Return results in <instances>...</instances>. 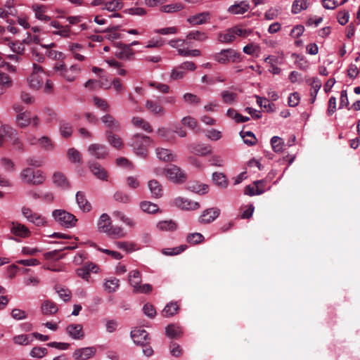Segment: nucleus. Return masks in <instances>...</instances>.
I'll list each match as a JSON object with an SVG mask.
<instances>
[{
	"instance_id": "obj_10",
	"label": "nucleus",
	"mask_w": 360,
	"mask_h": 360,
	"mask_svg": "<svg viewBox=\"0 0 360 360\" xmlns=\"http://www.w3.org/2000/svg\"><path fill=\"white\" fill-rule=\"evenodd\" d=\"M87 151L90 156L98 160L105 159L108 155V148L99 143L89 145Z\"/></svg>"
},
{
	"instance_id": "obj_3",
	"label": "nucleus",
	"mask_w": 360,
	"mask_h": 360,
	"mask_svg": "<svg viewBox=\"0 0 360 360\" xmlns=\"http://www.w3.org/2000/svg\"><path fill=\"white\" fill-rule=\"evenodd\" d=\"M212 57L214 60L223 65L242 60L240 53L233 49H223L220 52L214 54Z\"/></svg>"
},
{
	"instance_id": "obj_17",
	"label": "nucleus",
	"mask_w": 360,
	"mask_h": 360,
	"mask_svg": "<svg viewBox=\"0 0 360 360\" xmlns=\"http://www.w3.org/2000/svg\"><path fill=\"white\" fill-rule=\"evenodd\" d=\"M96 349L93 347H84L76 349L73 353L75 360H87L94 356Z\"/></svg>"
},
{
	"instance_id": "obj_7",
	"label": "nucleus",
	"mask_w": 360,
	"mask_h": 360,
	"mask_svg": "<svg viewBox=\"0 0 360 360\" xmlns=\"http://www.w3.org/2000/svg\"><path fill=\"white\" fill-rule=\"evenodd\" d=\"M20 176L25 182L34 185L41 184L45 180V176L41 171H34L31 168L23 169Z\"/></svg>"
},
{
	"instance_id": "obj_51",
	"label": "nucleus",
	"mask_w": 360,
	"mask_h": 360,
	"mask_svg": "<svg viewBox=\"0 0 360 360\" xmlns=\"http://www.w3.org/2000/svg\"><path fill=\"white\" fill-rule=\"evenodd\" d=\"M243 51L248 55L257 56L260 52V46L255 43H250L243 47Z\"/></svg>"
},
{
	"instance_id": "obj_5",
	"label": "nucleus",
	"mask_w": 360,
	"mask_h": 360,
	"mask_svg": "<svg viewBox=\"0 0 360 360\" xmlns=\"http://www.w3.org/2000/svg\"><path fill=\"white\" fill-rule=\"evenodd\" d=\"M52 216L56 221L65 228H72L75 226L77 221V219L75 215L64 210H53Z\"/></svg>"
},
{
	"instance_id": "obj_26",
	"label": "nucleus",
	"mask_w": 360,
	"mask_h": 360,
	"mask_svg": "<svg viewBox=\"0 0 360 360\" xmlns=\"http://www.w3.org/2000/svg\"><path fill=\"white\" fill-rule=\"evenodd\" d=\"M76 201L81 210L88 212L91 210V204L86 200L83 192L78 191L76 194Z\"/></svg>"
},
{
	"instance_id": "obj_63",
	"label": "nucleus",
	"mask_w": 360,
	"mask_h": 360,
	"mask_svg": "<svg viewBox=\"0 0 360 360\" xmlns=\"http://www.w3.org/2000/svg\"><path fill=\"white\" fill-rule=\"evenodd\" d=\"M38 143L41 148L46 150H51L53 148V143L51 140L47 136H42L38 139Z\"/></svg>"
},
{
	"instance_id": "obj_50",
	"label": "nucleus",
	"mask_w": 360,
	"mask_h": 360,
	"mask_svg": "<svg viewBox=\"0 0 360 360\" xmlns=\"http://www.w3.org/2000/svg\"><path fill=\"white\" fill-rule=\"evenodd\" d=\"M90 245L93 248H96L98 251L110 255L111 257H112L115 259L119 260L122 258V255L118 252L110 250L108 249L101 248L98 247L94 243H91Z\"/></svg>"
},
{
	"instance_id": "obj_30",
	"label": "nucleus",
	"mask_w": 360,
	"mask_h": 360,
	"mask_svg": "<svg viewBox=\"0 0 360 360\" xmlns=\"http://www.w3.org/2000/svg\"><path fill=\"white\" fill-rule=\"evenodd\" d=\"M131 123L134 127L142 129L147 132L153 131V128L150 124L140 117H133L131 119Z\"/></svg>"
},
{
	"instance_id": "obj_8",
	"label": "nucleus",
	"mask_w": 360,
	"mask_h": 360,
	"mask_svg": "<svg viewBox=\"0 0 360 360\" xmlns=\"http://www.w3.org/2000/svg\"><path fill=\"white\" fill-rule=\"evenodd\" d=\"M166 177L174 183H182L186 180L184 172L176 165H171L164 169Z\"/></svg>"
},
{
	"instance_id": "obj_58",
	"label": "nucleus",
	"mask_w": 360,
	"mask_h": 360,
	"mask_svg": "<svg viewBox=\"0 0 360 360\" xmlns=\"http://www.w3.org/2000/svg\"><path fill=\"white\" fill-rule=\"evenodd\" d=\"M93 102H94V104L98 108H100L101 110H102L103 111H108L109 110L110 105L108 103L106 100H105L103 98H99V97H97V96H95L93 98Z\"/></svg>"
},
{
	"instance_id": "obj_60",
	"label": "nucleus",
	"mask_w": 360,
	"mask_h": 360,
	"mask_svg": "<svg viewBox=\"0 0 360 360\" xmlns=\"http://www.w3.org/2000/svg\"><path fill=\"white\" fill-rule=\"evenodd\" d=\"M47 354V349L45 347H35L31 350L30 354L33 358L41 359Z\"/></svg>"
},
{
	"instance_id": "obj_34",
	"label": "nucleus",
	"mask_w": 360,
	"mask_h": 360,
	"mask_svg": "<svg viewBox=\"0 0 360 360\" xmlns=\"http://www.w3.org/2000/svg\"><path fill=\"white\" fill-rule=\"evenodd\" d=\"M123 7V4L120 0H105V6L103 10L113 12L120 10Z\"/></svg>"
},
{
	"instance_id": "obj_36",
	"label": "nucleus",
	"mask_w": 360,
	"mask_h": 360,
	"mask_svg": "<svg viewBox=\"0 0 360 360\" xmlns=\"http://www.w3.org/2000/svg\"><path fill=\"white\" fill-rule=\"evenodd\" d=\"M53 181L57 186L63 189L68 188V181L65 176L60 172H56L53 174Z\"/></svg>"
},
{
	"instance_id": "obj_27",
	"label": "nucleus",
	"mask_w": 360,
	"mask_h": 360,
	"mask_svg": "<svg viewBox=\"0 0 360 360\" xmlns=\"http://www.w3.org/2000/svg\"><path fill=\"white\" fill-rule=\"evenodd\" d=\"M250 8V5L245 1L233 4L229 7L228 11L232 14L238 15L246 13Z\"/></svg>"
},
{
	"instance_id": "obj_52",
	"label": "nucleus",
	"mask_w": 360,
	"mask_h": 360,
	"mask_svg": "<svg viewBox=\"0 0 360 360\" xmlns=\"http://www.w3.org/2000/svg\"><path fill=\"white\" fill-rule=\"evenodd\" d=\"M181 124L192 130L198 128L197 120L191 116H186L181 119Z\"/></svg>"
},
{
	"instance_id": "obj_64",
	"label": "nucleus",
	"mask_w": 360,
	"mask_h": 360,
	"mask_svg": "<svg viewBox=\"0 0 360 360\" xmlns=\"http://www.w3.org/2000/svg\"><path fill=\"white\" fill-rule=\"evenodd\" d=\"M184 101L191 105H198L200 103V98L196 95L191 93H186L183 96Z\"/></svg>"
},
{
	"instance_id": "obj_53",
	"label": "nucleus",
	"mask_w": 360,
	"mask_h": 360,
	"mask_svg": "<svg viewBox=\"0 0 360 360\" xmlns=\"http://www.w3.org/2000/svg\"><path fill=\"white\" fill-rule=\"evenodd\" d=\"M106 233L115 238H123L126 235L123 229L117 226H110Z\"/></svg>"
},
{
	"instance_id": "obj_1",
	"label": "nucleus",
	"mask_w": 360,
	"mask_h": 360,
	"mask_svg": "<svg viewBox=\"0 0 360 360\" xmlns=\"http://www.w3.org/2000/svg\"><path fill=\"white\" fill-rule=\"evenodd\" d=\"M53 70L58 77L68 83H74L79 77L82 68L78 64H73L68 67L63 62H56Z\"/></svg>"
},
{
	"instance_id": "obj_57",
	"label": "nucleus",
	"mask_w": 360,
	"mask_h": 360,
	"mask_svg": "<svg viewBox=\"0 0 360 360\" xmlns=\"http://www.w3.org/2000/svg\"><path fill=\"white\" fill-rule=\"evenodd\" d=\"M271 144L274 152L281 153L283 150V142L280 137L273 136L271 139Z\"/></svg>"
},
{
	"instance_id": "obj_35",
	"label": "nucleus",
	"mask_w": 360,
	"mask_h": 360,
	"mask_svg": "<svg viewBox=\"0 0 360 360\" xmlns=\"http://www.w3.org/2000/svg\"><path fill=\"white\" fill-rule=\"evenodd\" d=\"M218 39L221 43H231L233 41L236 39L233 28H230L225 32L219 34Z\"/></svg>"
},
{
	"instance_id": "obj_54",
	"label": "nucleus",
	"mask_w": 360,
	"mask_h": 360,
	"mask_svg": "<svg viewBox=\"0 0 360 360\" xmlns=\"http://www.w3.org/2000/svg\"><path fill=\"white\" fill-rule=\"evenodd\" d=\"M186 249V245H181L173 248H165L162 250V252L165 255L173 256L180 254L181 252H184Z\"/></svg>"
},
{
	"instance_id": "obj_6",
	"label": "nucleus",
	"mask_w": 360,
	"mask_h": 360,
	"mask_svg": "<svg viewBox=\"0 0 360 360\" xmlns=\"http://www.w3.org/2000/svg\"><path fill=\"white\" fill-rule=\"evenodd\" d=\"M196 69V65L192 61H186L174 68L170 72L171 80H179L184 78L187 71H194Z\"/></svg>"
},
{
	"instance_id": "obj_44",
	"label": "nucleus",
	"mask_w": 360,
	"mask_h": 360,
	"mask_svg": "<svg viewBox=\"0 0 360 360\" xmlns=\"http://www.w3.org/2000/svg\"><path fill=\"white\" fill-rule=\"evenodd\" d=\"M212 180L216 185L221 188H226L228 185L225 175L221 172H214L212 174Z\"/></svg>"
},
{
	"instance_id": "obj_33",
	"label": "nucleus",
	"mask_w": 360,
	"mask_h": 360,
	"mask_svg": "<svg viewBox=\"0 0 360 360\" xmlns=\"http://www.w3.org/2000/svg\"><path fill=\"white\" fill-rule=\"evenodd\" d=\"M221 96L223 102L229 105L234 104L238 99L237 94L229 90L223 91L221 93Z\"/></svg>"
},
{
	"instance_id": "obj_43",
	"label": "nucleus",
	"mask_w": 360,
	"mask_h": 360,
	"mask_svg": "<svg viewBox=\"0 0 360 360\" xmlns=\"http://www.w3.org/2000/svg\"><path fill=\"white\" fill-rule=\"evenodd\" d=\"M33 10L35 13V17L39 20L45 22L50 21L51 18L44 14L46 8L44 6H33Z\"/></svg>"
},
{
	"instance_id": "obj_16",
	"label": "nucleus",
	"mask_w": 360,
	"mask_h": 360,
	"mask_svg": "<svg viewBox=\"0 0 360 360\" xmlns=\"http://www.w3.org/2000/svg\"><path fill=\"white\" fill-rule=\"evenodd\" d=\"M210 19L208 12H202L187 18L186 21L191 25H200L207 23Z\"/></svg>"
},
{
	"instance_id": "obj_41",
	"label": "nucleus",
	"mask_w": 360,
	"mask_h": 360,
	"mask_svg": "<svg viewBox=\"0 0 360 360\" xmlns=\"http://www.w3.org/2000/svg\"><path fill=\"white\" fill-rule=\"evenodd\" d=\"M140 208L144 212L153 214L158 211V206L149 201H143L140 202Z\"/></svg>"
},
{
	"instance_id": "obj_25",
	"label": "nucleus",
	"mask_w": 360,
	"mask_h": 360,
	"mask_svg": "<svg viewBox=\"0 0 360 360\" xmlns=\"http://www.w3.org/2000/svg\"><path fill=\"white\" fill-rule=\"evenodd\" d=\"M58 310L57 304L51 300L44 301L41 306V311L44 315L49 316L55 314Z\"/></svg>"
},
{
	"instance_id": "obj_31",
	"label": "nucleus",
	"mask_w": 360,
	"mask_h": 360,
	"mask_svg": "<svg viewBox=\"0 0 360 360\" xmlns=\"http://www.w3.org/2000/svg\"><path fill=\"white\" fill-rule=\"evenodd\" d=\"M156 227L161 231H173L176 229L177 225L175 221L169 219L159 221Z\"/></svg>"
},
{
	"instance_id": "obj_19",
	"label": "nucleus",
	"mask_w": 360,
	"mask_h": 360,
	"mask_svg": "<svg viewBox=\"0 0 360 360\" xmlns=\"http://www.w3.org/2000/svg\"><path fill=\"white\" fill-rule=\"evenodd\" d=\"M89 167L92 174L98 179L103 181L108 180V173L106 170L97 162H90Z\"/></svg>"
},
{
	"instance_id": "obj_2",
	"label": "nucleus",
	"mask_w": 360,
	"mask_h": 360,
	"mask_svg": "<svg viewBox=\"0 0 360 360\" xmlns=\"http://www.w3.org/2000/svg\"><path fill=\"white\" fill-rule=\"evenodd\" d=\"M128 281L130 285L133 288L134 292L136 293H148L153 289L152 285L150 284H141V274L138 270H132L129 273Z\"/></svg>"
},
{
	"instance_id": "obj_45",
	"label": "nucleus",
	"mask_w": 360,
	"mask_h": 360,
	"mask_svg": "<svg viewBox=\"0 0 360 360\" xmlns=\"http://www.w3.org/2000/svg\"><path fill=\"white\" fill-rule=\"evenodd\" d=\"M244 143L248 146H254L257 143V139L255 134L250 131H241L240 133Z\"/></svg>"
},
{
	"instance_id": "obj_21",
	"label": "nucleus",
	"mask_w": 360,
	"mask_h": 360,
	"mask_svg": "<svg viewBox=\"0 0 360 360\" xmlns=\"http://www.w3.org/2000/svg\"><path fill=\"white\" fill-rule=\"evenodd\" d=\"M11 232L16 236L27 238L30 235L29 229L23 224L18 222H12Z\"/></svg>"
},
{
	"instance_id": "obj_48",
	"label": "nucleus",
	"mask_w": 360,
	"mask_h": 360,
	"mask_svg": "<svg viewBox=\"0 0 360 360\" xmlns=\"http://www.w3.org/2000/svg\"><path fill=\"white\" fill-rule=\"evenodd\" d=\"M188 189L192 192L202 195L208 192V186L206 184L193 183L188 186Z\"/></svg>"
},
{
	"instance_id": "obj_11",
	"label": "nucleus",
	"mask_w": 360,
	"mask_h": 360,
	"mask_svg": "<svg viewBox=\"0 0 360 360\" xmlns=\"http://www.w3.org/2000/svg\"><path fill=\"white\" fill-rule=\"evenodd\" d=\"M114 47L115 48L114 55L119 59H129L134 54L130 45L117 42L114 44Z\"/></svg>"
},
{
	"instance_id": "obj_13",
	"label": "nucleus",
	"mask_w": 360,
	"mask_h": 360,
	"mask_svg": "<svg viewBox=\"0 0 360 360\" xmlns=\"http://www.w3.org/2000/svg\"><path fill=\"white\" fill-rule=\"evenodd\" d=\"M175 206L186 210H195L200 207V204L198 202L192 201L189 199L182 197H177L174 200Z\"/></svg>"
},
{
	"instance_id": "obj_40",
	"label": "nucleus",
	"mask_w": 360,
	"mask_h": 360,
	"mask_svg": "<svg viewBox=\"0 0 360 360\" xmlns=\"http://www.w3.org/2000/svg\"><path fill=\"white\" fill-rule=\"evenodd\" d=\"M165 334L170 338H178L181 336V328L174 324L169 325L165 329Z\"/></svg>"
},
{
	"instance_id": "obj_49",
	"label": "nucleus",
	"mask_w": 360,
	"mask_h": 360,
	"mask_svg": "<svg viewBox=\"0 0 360 360\" xmlns=\"http://www.w3.org/2000/svg\"><path fill=\"white\" fill-rule=\"evenodd\" d=\"M187 39H193L198 41H204L207 39V36L205 32L198 30L191 31L186 35Z\"/></svg>"
},
{
	"instance_id": "obj_24",
	"label": "nucleus",
	"mask_w": 360,
	"mask_h": 360,
	"mask_svg": "<svg viewBox=\"0 0 360 360\" xmlns=\"http://www.w3.org/2000/svg\"><path fill=\"white\" fill-rule=\"evenodd\" d=\"M101 122L112 131H119L120 129V123L111 115L106 114L101 118Z\"/></svg>"
},
{
	"instance_id": "obj_29",
	"label": "nucleus",
	"mask_w": 360,
	"mask_h": 360,
	"mask_svg": "<svg viewBox=\"0 0 360 360\" xmlns=\"http://www.w3.org/2000/svg\"><path fill=\"white\" fill-rule=\"evenodd\" d=\"M110 224L111 221L110 217L107 214H101L97 223L98 230L101 232L106 233L111 226Z\"/></svg>"
},
{
	"instance_id": "obj_38",
	"label": "nucleus",
	"mask_w": 360,
	"mask_h": 360,
	"mask_svg": "<svg viewBox=\"0 0 360 360\" xmlns=\"http://www.w3.org/2000/svg\"><path fill=\"white\" fill-rule=\"evenodd\" d=\"M31 114L28 112L20 113L17 115L16 122L19 127H25L30 124Z\"/></svg>"
},
{
	"instance_id": "obj_32",
	"label": "nucleus",
	"mask_w": 360,
	"mask_h": 360,
	"mask_svg": "<svg viewBox=\"0 0 360 360\" xmlns=\"http://www.w3.org/2000/svg\"><path fill=\"white\" fill-rule=\"evenodd\" d=\"M27 80L30 86L33 89H39L42 86L43 79L40 74L32 73Z\"/></svg>"
},
{
	"instance_id": "obj_14",
	"label": "nucleus",
	"mask_w": 360,
	"mask_h": 360,
	"mask_svg": "<svg viewBox=\"0 0 360 360\" xmlns=\"http://www.w3.org/2000/svg\"><path fill=\"white\" fill-rule=\"evenodd\" d=\"M66 333L73 340H82L84 337L83 327L79 323H72L65 328Z\"/></svg>"
},
{
	"instance_id": "obj_55",
	"label": "nucleus",
	"mask_w": 360,
	"mask_h": 360,
	"mask_svg": "<svg viewBox=\"0 0 360 360\" xmlns=\"http://www.w3.org/2000/svg\"><path fill=\"white\" fill-rule=\"evenodd\" d=\"M68 158L74 163L82 162L80 153L74 148H69L67 152Z\"/></svg>"
},
{
	"instance_id": "obj_37",
	"label": "nucleus",
	"mask_w": 360,
	"mask_h": 360,
	"mask_svg": "<svg viewBox=\"0 0 360 360\" xmlns=\"http://www.w3.org/2000/svg\"><path fill=\"white\" fill-rule=\"evenodd\" d=\"M120 281L116 278L107 279L104 283V288L108 292L111 293L115 292L119 285Z\"/></svg>"
},
{
	"instance_id": "obj_15",
	"label": "nucleus",
	"mask_w": 360,
	"mask_h": 360,
	"mask_svg": "<svg viewBox=\"0 0 360 360\" xmlns=\"http://www.w3.org/2000/svg\"><path fill=\"white\" fill-rule=\"evenodd\" d=\"M146 108L155 116L162 117L166 114L164 107L158 101L148 99L146 101Z\"/></svg>"
},
{
	"instance_id": "obj_62",
	"label": "nucleus",
	"mask_w": 360,
	"mask_h": 360,
	"mask_svg": "<svg viewBox=\"0 0 360 360\" xmlns=\"http://www.w3.org/2000/svg\"><path fill=\"white\" fill-rule=\"evenodd\" d=\"M114 199L117 202L127 204L130 202L131 196L122 191H117L114 194Z\"/></svg>"
},
{
	"instance_id": "obj_61",
	"label": "nucleus",
	"mask_w": 360,
	"mask_h": 360,
	"mask_svg": "<svg viewBox=\"0 0 360 360\" xmlns=\"http://www.w3.org/2000/svg\"><path fill=\"white\" fill-rule=\"evenodd\" d=\"M70 32H71V31H70V28L69 26L60 25V27L58 29L53 31L52 34H56V35H59L61 37L68 38L70 37Z\"/></svg>"
},
{
	"instance_id": "obj_46",
	"label": "nucleus",
	"mask_w": 360,
	"mask_h": 360,
	"mask_svg": "<svg viewBox=\"0 0 360 360\" xmlns=\"http://www.w3.org/2000/svg\"><path fill=\"white\" fill-rule=\"evenodd\" d=\"M179 307L176 302H170L167 304L162 311V315L165 317L174 316L178 311Z\"/></svg>"
},
{
	"instance_id": "obj_22",
	"label": "nucleus",
	"mask_w": 360,
	"mask_h": 360,
	"mask_svg": "<svg viewBox=\"0 0 360 360\" xmlns=\"http://www.w3.org/2000/svg\"><path fill=\"white\" fill-rule=\"evenodd\" d=\"M148 186L153 198H158L162 196L163 188L159 181L155 179L150 180Z\"/></svg>"
},
{
	"instance_id": "obj_9",
	"label": "nucleus",
	"mask_w": 360,
	"mask_h": 360,
	"mask_svg": "<svg viewBox=\"0 0 360 360\" xmlns=\"http://www.w3.org/2000/svg\"><path fill=\"white\" fill-rule=\"evenodd\" d=\"M22 214L30 222L37 226H43L46 224V219L39 213L33 212L30 207H23Z\"/></svg>"
},
{
	"instance_id": "obj_20",
	"label": "nucleus",
	"mask_w": 360,
	"mask_h": 360,
	"mask_svg": "<svg viewBox=\"0 0 360 360\" xmlns=\"http://www.w3.org/2000/svg\"><path fill=\"white\" fill-rule=\"evenodd\" d=\"M131 337L134 343L137 345H143L148 340V333L142 328H134L131 331Z\"/></svg>"
},
{
	"instance_id": "obj_4",
	"label": "nucleus",
	"mask_w": 360,
	"mask_h": 360,
	"mask_svg": "<svg viewBox=\"0 0 360 360\" xmlns=\"http://www.w3.org/2000/svg\"><path fill=\"white\" fill-rule=\"evenodd\" d=\"M134 140L133 147L134 153L138 156L146 158L148 155V147L152 143L153 141L150 137L141 134L135 135Z\"/></svg>"
},
{
	"instance_id": "obj_47",
	"label": "nucleus",
	"mask_w": 360,
	"mask_h": 360,
	"mask_svg": "<svg viewBox=\"0 0 360 360\" xmlns=\"http://www.w3.org/2000/svg\"><path fill=\"white\" fill-rule=\"evenodd\" d=\"M308 4L307 0H295L292 6V12L295 14L299 13L302 10L307 9Z\"/></svg>"
},
{
	"instance_id": "obj_28",
	"label": "nucleus",
	"mask_w": 360,
	"mask_h": 360,
	"mask_svg": "<svg viewBox=\"0 0 360 360\" xmlns=\"http://www.w3.org/2000/svg\"><path fill=\"white\" fill-rule=\"evenodd\" d=\"M108 142L114 148L121 149L123 146L122 139L117 134H113L111 131H107L105 133Z\"/></svg>"
},
{
	"instance_id": "obj_56",
	"label": "nucleus",
	"mask_w": 360,
	"mask_h": 360,
	"mask_svg": "<svg viewBox=\"0 0 360 360\" xmlns=\"http://www.w3.org/2000/svg\"><path fill=\"white\" fill-rule=\"evenodd\" d=\"M56 292L59 297L65 302H68L71 298V292L68 289L61 286H56Z\"/></svg>"
},
{
	"instance_id": "obj_42",
	"label": "nucleus",
	"mask_w": 360,
	"mask_h": 360,
	"mask_svg": "<svg viewBox=\"0 0 360 360\" xmlns=\"http://www.w3.org/2000/svg\"><path fill=\"white\" fill-rule=\"evenodd\" d=\"M184 8V5L181 3H174L161 6L160 11L167 13H174L180 11Z\"/></svg>"
},
{
	"instance_id": "obj_59",
	"label": "nucleus",
	"mask_w": 360,
	"mask_h": 360,
	"mask_svg": "<svg viewBox=\"0 0 360 360\" xmlns=\"http://www.w3.org/2000/svg\"><path fill=\"white\" fill-rule=\"evenodd\" d=\"M187 242L195 245L204 240V236L200 233H193L187 236Z\"/></svg>"
},
{
	"instance_id": "obj_39",
	"label": "nucleus",
	"mask_w": 360,
	"mask_h": 360,
	"mask_svg": "<svg viewBox=\"0 0 360 360\" xmlns=\"http://www.w3.org/2000/svg\"><path fill=\"white\" fill-rule=\"evenodd\" d=\"M72 126L71 123L62 120L60 122V133L64 138L70 137L72 134Z\"/></svg>"
},
{
	"instance_id": "obj_23",
	"label": "nucleus",
	"mask_w": 360,
	"mask_h": 360,
	"mask_svg": "<svg viewBox=\"0 0 360 360\" xmlns=\"http://www.w3.org/2000/svg\"><path fill=\"white\" fill-rule=\"evenodd\" d=\"M192 153L197 155L205 156L212 153V148L207 144H192L189 146Z\"/></svg>"
},
{
	"instance_id": "obj_18",
	"label": "nucleus",
	"mask_w": 360,
	"mask_h": 360,
	"mask_svg": "<svg viewBox=\"0 0 360 360\" xmlns=\"http://www.w3.org/2000/svg\"><path fill=\"white\" fill-rule=\"evenodd\" d=\"M157 158L164 162H173L176 159V155L168 148L158 147L155 149Z\"/></svg>"
},
{
	"instance_id": "obj_12",
	"label": "nucleus",
	"mask_w": 360,
	"mask_h": 360,
	"mask_svg": "<svg viewBox=\"0 0 360 360\" xmlns=\"http://www.w3.org/2000/svg\"><path fill=\"white\" fill-rule=\"evenodd\" d=\"M220 214V210L217 207L208 208L204 210L199 218L201 224H210L214 221Z\"/></svg>"
}]
</instances>
